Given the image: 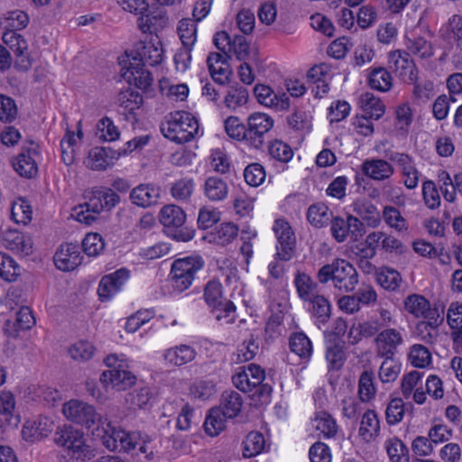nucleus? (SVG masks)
Instances as JSON below:
<instances>
[{"mask_svg": "<svg viewBox=\"0 0 462 462\" xmlns=\"http://www.w3.org/2000/svg\"><path fill=\"white\" fill-rule=\"evenodd\" d=\"M54 442L62 448V455L68 462H86L96 456L84 432L71 425L59 427L54 433Z\"/></svg>", "mask_w": 462, "mask_h": 462, "instance_id": "1", "label": "nucleus"}, {"mask_svg": "<svg viewBox=\"0 0 462 462\" xmlns=\"http://www.w3.org/2000/svg\"><path fill=\"white\" fill-rule=\"evenodd\" d=\"M88 201L75 207L73 215L75 218L86 225H91L103 210H111L120 202L117 193L109 188L96 187L86 196Z\"/></svg>", "mask_w": 462, "mask_h": 462, "instance_id": "2", "label": "nucleus"}, {"mask_svg": "<svg viewBox=\"0 0 462 462\" xmlns=\"http://www.w3.org/2000/svg\"><path fill=\"white\" fill-rule=\"evenodd\" d=\"M160 128L166 138L177 143L190 142L199 132L198 120L186 111L170 113L161 123Z\"/></svg>", "mask_w": 462, "mask_h": 462, "instance_id": "3", "label": "nucleus"}, {"mask_svg": "<svg viewBox=\"0 0 462 462\" xmlns=\"http://www.w3.org/2000/svg\"><path fill=\"white\" fill-rule=\"evenodd\" d=\"M317 278L322 284L331 281L335 288L344 292L354 291L358 283V273L354 265L339 258L322 266L318 272Z\"/></svg>", "mask_w": 462, "mask_h": 462, "instance_id": "4", "label": "nucleus"}, {"mask_svg": "<svg viewBox=\"0 0 462 462\" xmlns=\"http://www.w3.org/2000/svg\"><path fill=\"white\" fill-rule=\"evenodd\" d=\"M204 264V260L199 255L175 260L171 264L169 278L173 291L180 293L189 289Z\"/></svg>", "mask_w": 462, "mask_h": 462, "instance_id": "5", "label": "nucleus"}, {"mask_svg": "<svg viewBox=\"0 0 462 462\" xmlns=\"http://www.w3.org/2000/svg\"><path fill=\"white\" fill-rule=\"evenodd\" d=\"M186 214L176 205H166L160 211V222L166 235L176 241L188 242L194 237L195 230L185 226Z\"/></svg>", "mask_w": 462, "mask_h": 462, "instance_id": "6", "label": "nucleus"}, {"mask_svg": "<svg viewBox=\"0 0 462 462\" xmlns=\"http://www.w3.org/2000/svg\"><path fill=\"white\" fill-rule=\"evenodd\" d=\"M62 411L67 420L88 430L94 427L99 429L104 419L93 405L79 400L64 403Z\"/></svg>", "mask_w": 462, "mask_h": 462, "instance_id": "7", "label": "nucleus"}, {"mask_svg": "<svg viewBox=\"0 0 462 462\" xmlns=\"http://www.w3.org/2000/svg\"><path fill=\"white\" fill-rule=\"evenodd\" d=\"M405 310L415 318H423L428 321H422L417 325L418 330H427L428 328L435 329L439 326L438 310L430 308V301L423 296L411 294L404 300Z\"/></svg>", "mask_w": 462, "mask_h": 462, "instance_id": "8", "label": "nucleus"}, {"mask_svg": "<svg viewBox=\"0 0 462 462\" xmlns=\"http://www.w3.org/2000/svg\"><path fill=\"white\" fill-rule=\"evenodd\" d=\"M273 127V119L264 113L250 115L246 122V144L254 149H261L265 137Z\"/></svg>", "mask_w": 462, "mask_h": 462, "instance_id": "9", "label": "nucleus"}, {"mask_svg": "<svg viewBox=\"0 0 462 462\" xmlns=\"http://www.w3.org/2000/svg\"><path fill=\"white\" fill-rule=\"evenodd\" d=\"M330 231L333 238L338 243L345 242L348 237L356 242L365 232L363 222L352 215H347L346 218L333 217L330 222Z\"/></svg>", "mask_w": 462, "mask_h": 462, "instance_id": "10", "label": "nucleus"}, {"mask_svg": "<svg viewBox=\"0 0 462 462\" xmlns=\"http://www.w3.org/2000/svg\"><path fill=\"white\" fill-rule=\"evenodd\" d=\"M28 145L23 144L21 152L12 159L14 170L23 178L32 179L38 173V165L35 156L40 153L39 145L32 140L27 141Z\"/></svg>", "mask_w": 462, "mask_h": 462, "instance_id": "11", "label": "nucleus"}, {"mask_svg": "<svg viewBox=\"0 0 462 462\" xmlns=\"http://www.w3.org/2000/svg\"><path fill=\"white\" fill-rule=\"evenodd\" d=\"M374 342L378 356L393 359L398 348L403 345L404 338L400 329L385 328L375 336Z\"/></svg>", "mask_w": 462, "mask_h": 462, "instance_id": "12", "label": "nucleus"}, {"mask_svg": "<svg viewBox=\"0 0 462 462\" xmlns=\"http://www.w3.org/2000/svg\"><path fill=\"white\" fill-rule=\"evenodd\" d=\"M276 238V258L282 261H289L292 258L295 248V236L287 221L276 220L273 227Z\"/></svg>", "mask_w": 462, "mask_h": 462, "instance_id": "13", "label": "nucleus"}, {"mask_svg": "<svg viewBox=\"0 0 462 462\" xmlns=\"http://www.w3.org/2000/svg\"><path fill=\"white\" fill-rule=\"evenodd\" d=\"M133 60L143 62V65L156 66L163 60V50L162 42L156 37L150 41H140L135 43Z\"/></svg>", "mask_w": 462, "mask_h": 462, "instance_id": "14", "label": "nucleus"}, {"mask_svg": "<svg viewBox=\"0 0 462 462\" xmlns=\"http://www.w3.org/2000/svg\"><path fill=\"white\" fill-rule=\"evenodd\" d=\"M3 41L15 55V68L27 71L32 66V60L28 51V43L23 36L16 32L6 31L3 34Z\"/></svg>", "mask_w": 462, "mask_h": 462, "instance_id": "15", "label": "nucleus"}, {"mask_svg": "<svg viewBox=\"0 0 462 462\" xmlns=\"http://www.w3.org/2000/svg\"><path fill=\"white\" fill-rule=\"evenodd\" d=\"M389 160L396 163L403 177V184L408 189L417 188L420 172L416 167L413 157L405 152H393L388 156Z\"/></svg>", "mask_w": 462, "mask_h": 462, "instance_id": "16", "label": "nucleus"}, {"mask_svg": "<svg viewBox=\"0 0 462 462\" xmlns=\"http://www.w3.org/2000/svg\"><path fill=\"white\" fill-rule=\"evenodd\" d=\"M135 376L125 369L123 363L118 364V367L104 371L100 375V382L105 387L110 386L117 391L126 390L135 383Z\"/></svg>", "mask_w": 462, "mask_h": 462, "instance_id": "17", "label": "nucleus"}, {"mask_svg": "<svg viewBox=\"0 0 462 462\" xmlns=\"http://www.w3.org/2000/svg\"><path fill=\"white\" fill-rule=\"evenodd\" d=\"M389 68L404 81L415 79L416 66L414 61L405 51L396 50L389 53Z\"/></svg>", "mask_w": 462, "mask_h": 462, "instance_id": "18", "label": "nucleus"}, {"mask_svg": "<svg viewBox=\"0 0 462 462\" xmlns=\"http://www.w3.org/2000/svg\"><path fill=\"white\" fill-rule=\"evenodd\" d=\"M82 259L79 246L72 243L61 245L53 257L56 267L63 272L76 269Z\"/></svg>", "mask_w": 462, "mask_h": 462, "instance_id": "19", "label": "nucleus"}, {"mask_svg": "<svg viewBox=\"0 0 462 462\" xmlns=\"http://www.w3.org/2000/svg\"><path fill=\"white\" fill-rule=\"evenodd\" d=\"M161 198L160 187L152 183H142L134 188L129 194L130 201L136 207L147 208L157 205Z\"/></svg>", "mask_w": 462, "mask_h": 462, "instance_id": "20", "label": "nucleus"}, {"mask_svg": "<svg viewBox=\"0 0 462 462\" xmlns=\"http://www.w3.org/2000/svg\"><path fill=\"white\" fill-rule=\"evenodd\" d=\"M4 247L16 254L29 255L32 252V242L30 236L15 229L3 230L0 236Z\"/></svg>", "mask_w": 462, "mask_h": 462, "instance_id": "21", "label": "nucleus"}, {"mask_svg": "<svg viewBox=\"0 0 462 462\" xmlns=\"http://www.w3.org/2000/svg\"><path fill=\"white\" fill-rule=\"evenodd\" d=\"M121 155V152L106 147H94L88 152L85 165L92 171H104L114 164V161Z\"/></svg>", "mask_w": 462, "mask_h": 462, "instance_id": "22", "label": "nucleus"}, {"mask_svg": "<svg viewBox=\"0 0 462 462\" xmlns=\"http://www.w3.org/2000/svg\"><path fill=\"white\" fill-rule=\"evenodd\" d=\"M204 300L207 305L212 310L222 307L226 312L236 310L235 304L223 297V287L219 281L210 280L204 288Z\"/></svg>", "mask_w": 462, "mask_h": 462, "instance_id": "23", "label": "nucleus"}, {"mask_svg": "<svg viewBox=\"0 0 462 462\" xmlns=\"http://www.w3.org/2000/svg\"><path fill=\"white\" fill-rule=\"evenodd\" d=\"M254 93L258 102L277 110H286L290 106V98L285 93L277 95L266 85H256Z\"/></svg>", "mask_w": 462, "mask_h": 462, "instance_id": "24", "label": "nucleus"}, {"mask_svg": "<svg viewBox=\"0 0 462 462\" xmlns=\"http://www.w3.org/2000/svg\"><path fill=\"white\" fill-rule=\"evenodd\" d=\"M143 62L131 60L128 68L122 77L130 84H134L140 89H147L152 83V73L144 68Z\"/></svg>", "mask_w": 462, "mask_h": 462, "instance_id": "25", "label": "nucleus"}, {"mask_svg": "<svg viewBox=\"0 0 462 462\" xmlns=\"http://www.w3.org/2000/svg\"><path fill=\"white\" fill-rule=\"evenodd\" d=\"M380 420L374 410H367L362 416L358 436L364 443H372L380 435Z\"/></svg>", "mask_w": 462, "mask_h": 462, "instance_id": "26", "label": "nucleus"}, {"mask_svg": "<svg viewBox=\"0 0 462 462\" xmlns=\"http://www.w3.org/2000/svg\"><path fill=\"white\" fill-rule=\"evenodd\" d=\"M208 68L213 80L223 86L229 79L231 71L226 58L218 52H210L207 59Z\"/></svg>", "mask_w": 462, "mask_h": 462, "instance_id": "27", "label": "nucleus"}, {"mask_svg": "<svg viewBox=\"0 0 462 462\" xmlns=\"http://www.w3.org/2000/svg\"><path fill=\"white\" fill-rule=\"evenodd\" d=\"M362 171L370 179L382 181L393 175L394 168L383 159H370L362 163Z\"/></svg>", "mask_w": 462, "mask_h": 462, "instance_id": "28", "label": "nucleus"}, {"mask_svg": "<svg viewBox=\"0 0 462 462\" xmlns=\"http://www.w3.org/2000/svg\"><path fill=\"white\" fill-rule=\"evenodd\" d=\"M53 429V421L47 417H40L36 420L27 421L22 430L23 438L26 441H35L47 437Z\"/></svg>", "mask_w": 462, "mask_h": 462, "instance_id": "29", "label": "nucleus"}, {"mask_svg": "<svg viewBox=\"0 0 462 462\" xmlns=\"http://www.w3.org/2000/svg\"><path fill=\"white\" fill-rule=\"evenodd\" d=\"M197 356V351L191 346L181 344L166 349L163 359L171 366H182L192 362Z\"/></svg>", "mask_w": 462, "mask_h": 462, "instance_id": "30", "label": "nucleus"}, {"mask_svg": "<svg viewBox=\"0 0 462 462\" xmlns=\"http://www.w3.org/2000/svg\"><path fill=\"white\" fill-rule=\"evenodd\" d=\"M405 46L410 55H415L422 60L430 59L434 55V47L431 42L414 32L406 34Z\"/></svg>", "mask_w": 462, "mask_h": 462, "instance_id": "31", "label": "nucleus"}, {"mask_svg": "<svg viewBox=\"0 0 462 462\" xmlns=\"http://www.w3.org/2000/svg\"><path fill=\"white\" fill-rule=\"evenodd\" d=\"M381 324L377 319H368L353 325L348 332L349 342L352 345L359 343L363 338L374 337L381 331Z\"/></svg>", "mask_w": 462, "mask_h": 462, "instance_id": "32", "label": "nucleus"}, {"mask_svg": "<svg viewBox=\"0 0 462 462\" xmlns=\"http://www.w3.org/2000/svg\"><path fill=\"white\" fill-rule=\"evenodd\" d=\"M204 195L213 202L223 201L228 195V185L219 177L211 176L206 179L203 185Z\"/></svg>", "mask_w": 462, "mask_h": 462, "instance_id": "33", "label": "nucleus"}, {"mask_svg": "<svg viewBox=\"0 0 462 462\" xmlns=\"http://www.w3.org/2000/svg\"><path fill=\"white\" fill-rule=\"evenodd\" d=\"M102 428V444L110 451L118 450L122 438L125 436V430L112 425L107 418L103 419L100 423Z\"/></svg>", "mask_w": 462, "mask_h": 462, "instance_id": "34", "label": "nucleus"}, {"mask_svg": "<svg viewBox=\"0 0 462 462\" xmlns=\"http://www.w3.org/2000/svg\"><path fill=\"white\" fill-rule=\"evenodd\" d=\"M311 308L310 313L315 319V324L320 328L321 325H325L331 317V305L329 300L323 295H314L310 299Z\"/></svg>", "mask_w": 462, "mask_h": 462, "instance_id": "35", "label": "nucleus"}, {"mask_svg": "<svg viewBox=\"0 0 462 462\" xmlns=\"http://www.w3.org/2000/svg\"><path fill=\"white\" fill-rule=\"evenodd\" d=\"M35 324V318L29 307H22L16 312L15 320L13 323V328H10L11 321H6L5 331L10 337H17L20 330H28Z\"/></svg>", "mask_w": 462, "mask_h": 462, "instance_id": "36", "label": "nucleus"}, {"mask_svg": "<svg viewBox=\"0 0 462 462\" xmlns=\"http://www.w3.org/2000/svg\"><path fill=\"white\" fill-rule=\"evenodd\" d=\"M332 211L322 202L312 204L307 211V219L309 223L316 227L321 228L331 222Z\"/></svg>", "mask_w": 462, "mask_h": 462, "instance_id": "37", "label": "nucleus"}, {"mask_svg": "<svg viewBox=\"0 0 462 462\" xmlns=\"http://www.w3.org/2000/svg\"><path fill=\"white\" fill-rule=\"evenodd\" d=\"M243 398L236 391H226L221 395L220 405L222 412L228 419L236 418L241 411Z\"/></svg>", "mask_w": 462, "mask_h": 462, "instance_id": "38", "label": "nucleus"}, {"mask_svg": "<svg viewBox=\"0 0 462 462\" xmlns=\"http://www.w3.org/2000/svg\"><path fill=\"white\" fill-rule=\"evenodd\" d=\"M227 419L222 412L221 408L214 407L210 409L203 425L205 432L210 437L217 436L225 430Z\"/></svg>", "mask_w": 462, "mask_h": 462, "instance_id": "39", "label": "nucleus"}, {"mask_svg": "<svg viewBox=\"0 0 462 462\" xmlns=\"http://www.w3.org/2000/svg\"><path fill=\"white\" fill-rule=\"evenodd\" d=\"M384 448L390 462H410L409 448L400 439H386Z\"/></svg>", "mask_w": 462, "mask_h": 462, "instance_id": "40", "label": "nucleus"}, {"mask_svg": "<svg viewBox=\"0 0 462 462\" xmlns=\"http://www.w3.org/2000/svg\"><path fill=\"white\" fill-rule=\"evenodd\" d=\"M364 116H367L374 120L380 119L384 114V105L381 99L372 93H365L360 98Z\"/></svg>", "mask_w": 462, "mask_h": 462, "instance_id": "41", "label": "nucleus"}, {"mask_svg": "<svg viewBox=\"0 0 462 462\" xmlns=\"http://www.w3.org/2000/svg\"><path fill=\"white\" fill-rule=\"evenodd\" d=\"M368 85L373 89L386 92L393 86V78L386 69L383 67L374 68L369 73Z\"/></svg>", "mask_w": 462, "mask_h": 462, "instance_id": "42", "label": "nucleus"}, {"mask_svg": "<svg viewBox=\"0 0 462 462\" xmlns=\"http://www.w3.org/2000/svg\"><path fill=\"white\" fill-rule=\"evenodd\" d=\"M344 348L345 343L342 340H335L330 342L327 346L326 359L329 369L339 370L343 366L346 361V354Z\"/></svg>", "mask_w": 462, "mask_h": 462, "instance_id": "43", "label": "nucleus"}, {"mask_svg": "<svg viewBox=\"0 0 462 462\" xmlns=\"http://www.w3.org/2000/svg\"><path fill=\"white\" fill-rule=\"evenodd\" d=\"M294 285L298 296L304 301L311 299L315 294L318 284L305 273L298 272L294 278Z\"/></svg>", "mask_w": 462, "mask_h": 462, "instance_id": "44", "label": "nucleus"}, {"mask_svg": "<svg viewBox=\"0 0 462 462\" xmlns=\"http://www.w3.org/2000/svg\"><path fill=\"white\" fill-rule=\"evenodd\" d=\"M177 32L184 47L193 48L197 42V23L190 18L179 22Z\"/></svg>", "mask_w": 462, "mask_h": 462, "instance_id": "45", "label": "nucleus"}, {"mask_svg": "<svg viewBox=\"0 0 462 462\" xmlns=\"http://www.w3.org/2000/svg\"><path fill=\"white\" fill-rule=\"evenodd\" d=\"M290 349L300 358H310L312 354V344L303 332L293 333L290 337Z\"/></svg>", "mask_w": 462, "mask_h": 462, "instance_id": "46", "label": "nucleus"}, {"mask_svg": "<svg viewBox=\"0 0 462 462\" xmlns=\"http://www.w3.org/2000/svg\"><path fill=\"white\" fill-rule=\"evenodd\" d=\"M243 456L245 457H253L263 451L265 439L262 433L252 431L247 434L243 442Z\"/></svg>", "mask_w": 462, "mask_h": 462, "instance_id": "47", "label": "nucleus"}, {"mask_svg": "<svg viewBox=\"0 0 462 462\" xmlns=\"http://www.w3.org/2000/svg\"><path fill=\"white\" fill-rule=\"evenodd\" d=\"M376 388L374 383L373 373L364 371L358 381V396L362 402H368L374 398Z\"/></svg>", "mask_w": 462, "mask_h": 462, "instance_id": "48", "label": "nucleus"}, {"mask_svg": "<svg viewBox=\"0 0 462 462\" xmlns=\"http://www.w3.org/2000/svg\"><path fill=\"white\" fill-rule=\"evenodd\" d=\"M438 184L446 201L454 203L457 200V189H455V177L452 179L445 170L438 172Z\"/></svg>", "mask_w": 462, "mask_h": 462, "instance_id": "49", "label": "nucleus"}, {"mask_svg": "<svg viewBox=\"0 0 462 462\" xmlns=\"http://www.w3.org/2000/svg\"><path fill=\"white\" fill-rule=\"evenodd\" d=\"M20 274V266L5 253L0 252V277L6 282H14Z\"/></svg>", "mask_w": 462, "mask_h": 462, "instance_id": "50", "label": "nucleus"}, {"mask_svg": "<svg viewBox=\"0 0 462 462\" xmlns=\"http://www.w3.org/2000/svg\"><path fill=\"white\" fill-rule=\"evenodd\" d=\"M288 125L295 130L310 132L311 129V116L303 109L295 108L287 117Z\"/></svg>", "mask_w": 462, "mask_h": 462, "instance_id": "51", "label": "nucleus"}, {"mask_svg": "<svg viewBox=\"0 0 462 462\" xmlns=\"http://www.w3.org/2000/svg\"><path fill=\"white\" fill-rule=\"evenodd\" d=\"M355 212L367 221L373 227L379 226L381 222L380 213L377 208L371 202H362L355 205Z\"/></svg>", "mask_w": 462, "mask_h": 462, "instance_id": "52", "label": "nucleus"}, {"mask_svg": "<svg viewBox=\"0 0 462 462\" xmlns=\"http://www.w3.org/2000/svg\"><path fill=\"white\" fill-rule=\"evenodd\" d=\"M224 126L230 138L244 141L246 143V125L241 123L237 116H228L224 122Z\"/></svg>", "mask_w": 462, "mask_h": 462, "instance_id": "53", "label": "nucleus"}, {"mask_svg": "<svg viewBox=\"0 0 462 462\" xmlns=\"http://www.w3.org/2000/svg\"><path fill=\"white\" fill-rule=\"evenodd\" d=\"M383 218L384 222L391 227L402 231L407 230V222L402 216L399 209L393 206H385L383 209Z\"/></svg>", "mask_w": 462, "mask_h": 462, "instance_id": "54", "label": "nucleus"}, {"mask_svg": "<svg viewBox=\"0 0 462 462\" xmlns=\"http://www.w3.org/2000/svg\"><path fill=\"white\" fill-rule=\"evenodd\" d=\"M94 352V346L85 340L78 341L69 348L70 357L79 362L89 360L93 356Z\"/></svg>", "mask_w": 462, "mask_h": 462, "instance_id": "55", "label": "nucleus"}, {"mask_svg": "<svg viewBox=\"0 0 462 462\" xmlns=\"http://www.w3.org/2000/svg\"><path fill=\"white\" fill-rule=\"evenodd\" d=\"M97 135L105 142H113L119 138L120 133L109 117L100 119L97 125Z\"/></svg>", "mask_w": 462, "mask_h": 462, "instance_id": "56", "label": "nucleus"}, {"mask_svg": "<svg viewBox=\"0 0 462 462\" xmlns=\"http://www.w3.org/2000/svg\"><path fill=\"white\" fill-rule=\"evenodd\" d=\"M409 359L415 367H426L431 362V354L430 350L420 344H415L411 347Z\"/></svg>", "mask_w": 462, "mask_h": 462, "instance_id": "57", "label": "nucleus"}, {"mask_svg": "<svg viewBox=\"0 0 462 462\" xmlns=\"http://www.w3.org/2000/svg\"><path fill=\"white\" fill-rule=\"evenodd\" d=\"M422 197L429 208L436 209L440 206L439 191L434 181L428 180L422 183Z\"/></svg>", "mask_w": 462, "mask_h": 462, "instance_id": "58", "label": "nucleus"}, {"mask_svg": "<svg viewBox=\"0 0 462 462\" xmlns=\"http://www.w3.org/2000/svg\"><path fill=\"white\" fill-rule=\"evenodd\" d=\"M258 349L259 343L256 341L254 336L250 334L249 337L245 338L244 342L238 346L236 361L244 363L252 360L257 354Z\"/></svg>", "mask_w": 462, "mask_h": 462, "instance_id": "59", "label": "nucleus"}, {"mask_svg": "<svg viewBox=\"0 0 462 462\" xmlns=\"http://www.w3.org/2000/svg\"><path fill=\"white\" fill-rule=\"evenodd\" d=\"M82 248L89 256L98 255L105 248V242L97 233L88 234L82 241Z\"/></svg>", "mask_w": 462, "mask_h": 462, "instance_id": "60", "label": "nucleus"}, {"mask_svg": "<svg viewBox=\"0 0 462 462\" xmlns=\"http://www.w3.org/2000/svg\"><path fill=\"white\" fill-rule=\"evenodd\" d=\"M32 208L24 199L14 202L11 208V217L18 224L26 225L32 219Z\"/></svg>", "mask_w": 462, "mask_h": 462, "instance_id": "61", "label": "nucleus"}, {"mask_svg": "<svg viewBox=\"0 0 462 462\" xmlns=\"http://www.w3.org/2000/svg\"><path fill=\"white\" fill-rule=\"evenodd\" d=\"M268 150L270 156L281 162H288L293 156L291 146L280 140L271 142Z\"/></svg>", "mask_w": 462, "mask_h": 462, "instance_id": "62", "label": "nucleus"}, {"mask_svg": "<svg viewBox=\"0 0 462 462\" xmlns=\"http://www.w3.org/2000/svg\"><path fill=\"white\" fill-rule=\"evenodd\" d=\"M248 99V91L240 87L230 89L225 97V105L231 110H236L238 107L245 105Z\"/></svg>", "mask_w": 462, "mask_h": 462, "instance_id": "63", "label": "nucleus"}, {"mask_svg": "<svg viewBox=\"0 0 462 462\" xmlns=\"http://www.w3.org/2000/svg\"><path fill=\"white\" fill-rule=\"evenodd\" d=\"M244 177L248 185L257 187L263 182L266 174L263 166L254 162L245 167Z\"/></svg>", "mask_w": 462, "mask_h": 462, "instance_id": "64", "label": "nucleus"}]
</instances>
